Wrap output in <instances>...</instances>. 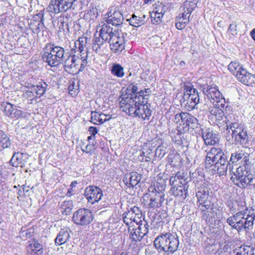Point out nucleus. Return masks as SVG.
<instances>
[{
  "instance_id": "nucleus-1",
  "label": "nucleus",
  "mask_w": 255,
  "mask_h": 255,
  "mask_svg": "<svg viewBox=\"0 0 255 255\" xmlns=\"http://www.w3.org/2000/svg\"><path fill=\"white\" fill-rule=\"evenodd\" d=\"M120 102V109L132 117H138L142 120H149L151 111L147 105V101L132 100L129 96L122 95Z\"/></svg>"
},
{
  "instance_id": "nucleus-2",
  "label": "nucleus",
  "mask_w": 255,
  "mask_h": 255,
  "mask_svg": "<svg viewBox=\"0 0 255 255\" xmlns=\"http://www.w3.org/2000/svg\"><path fill=\"white\" fill-rule=\"evenodd\" d=\"M206 151L205 168L212 170L213 173L218 174L220 176L226 174L230 163L222 149L211 147Z\"/></svg>"
},
{
  "instance_id": "nucleus-3",
  "label": "nucleus",
  "mask_w": 255,
  "mask_h": 255,
  "mask_svg": "<svg viewBox=\"0 0 255 255\" xmlns=\"http://www.w3.org/2000/svg\"><path fill=\"white\" fill-rule=\"evenodd\" d=\"M202 88L203 93L207 96L211 102L214 104L213 107L209 108L210 113L214 116L217 120H222L224 116L223 110L225 107V99L219 91L217 86L215 85H207Z\"/></svg>"
},
{
  "instance_id": "nucleus-4",
  "label": "nucleus",
  "mask_w": 255,
  "mask_h": 255,
  "mask_svg": "<svg viewBox=\"0 0 255 255\" xmlns=\"http://www.w3.org/2000/svg\"><path fill=\"white\" fill-rule=\"evenodd\" d=\"M212 199V197L198 202L203 219L210 226L219 223L222 214L220 207L218 204L213 203Z\"/></svg>"
},
{
  "instance_id": "nucleus-5",
  "label": "nucleus",
  "mask_w": 255,
  "mask_h": 255,
  "mask_svg": "<svg viewBox=\"0 0 255 255\" xmlns=\"http://www.w3.org/2000/svg\"><path fill=\"white\" fill-rule=\"evenodd\" d=\"M154 246L159 252H164L163 255H172L178 248V237L170 233L162 234L155 239Z\"/></svg>"
},
{
  "instance_id": "nucleus-6",
  "label": "nucleus",
  "mask_w": 255,
  "mask_h": 255,
  "mask_svg": "<svg viewBox=\"0 0 255 255\" xmlns=\"http://www.w3.org/2000/svg\"><path fill=\"white\" fill-rule=\"evenodd\" d=\"M65 49L50 42L47 43L44 49L42 58L51 67H56L64 61Z\"/></svg>"
},
{
  "instance_id": "nucleus-7",
  "label": "nucleus",
  "mask_w": 255,
  "mask_h": 255,
  "mask_svg": "<svg viewBox=\"0 0 255 255\" xmlns=\"http://www.w3.org/2000/svg\"><path fill=\"white\" fill-rule=\"evenodd\" d=\"M87 64V55L80 56L73 55L69 56L64 62V69L69 74H76L82 71Z\"/></svg>"
},
{
  "instance_id": "nucleus-8",
  "label": "nucleus",
  "mask_w": 255,
  "mask_h": 255,
  "mask_svg": "<svg viewBox=\"0 0 255 255\" xmlns=\"http://www.w3.org/2000/svg\"><path fill=\"white\" fill-rule=\"evenodd\" d=\"M254 179V176L250 169L241 166L237 168L234 176L231 178L234 184L241 188H245L250 185L255 184L253 183Z\"/></svg>"
},
{
  "instance_id": "nucleus-9",
  "label": "nucleus",
  "mask_w": 255,
  "mask_h": 255,
  "mask_svg": "<svg viewBox=\"0 0 255 255\" xmlns=\"http://www.w3.org/2000/svg\"><path fill=\"white\" fill-rule=\"evenodd\" d=\"M77 0H51L47 10L55 14L65 12L72 7Z\"/></svg>"
},
{
  "instance_id": "nucleus-10",
  "label": "nucleus",
  "mask_w": 255,
  "mask_h": 255,
  "mask_svg": "<svg viewBox=\"0 0 255 255\" xmlns=\"http://www.w3.org/2000/svg\"><path fill=\"white\" fill-rule=\"evenodd\" d=\"M123 219L127 226H130L133 223L138 224L144 219V217L139 208L134 206L123 214Z\"/></svg>"
},
{
  "instance_id": "nucleus-11",
  "label": "nucleus",
  "mask_w": 255,
  "mask_h": 255,
  "mask_svg": "<svg viewBox=\"0 0 255 255\" xmlns=\"http://www.w3.org/2000/svg\"><path fill=\"white\" fill-rule=\"evenodd\" d=\"M93 215L90 210L82 208L75 212L73 216V221L77 225L87 226L93 221Z\"/></svg>"
},
{
  "instance_id": "nucleus-12",
  "label": "nucleus",
  "mask_w": 255,
  "mask_h": 255,
  "mask_svg": "<svg viewBox=\"0 0 255 255\" xmlns=\"http://www.w3.org/2000/svg\"><path fill=\"white\" fill-rule=\"evenodd\" d=\"M180 120L183 125H185L184 127L188 128L195 129L199 127H200V125L197 118L187 113L181 112L179 114H176L175 116V121L177 123Z\"/></svg>"
},
{
  "instance_id": "nucleus-13",
  "label": "nucleus",
  "mask_w": 255,
  "mask_h": 255,
  "mask_svg": "<svg viewBox=\"0 0 255 255\" xmlns=\"http://www.w3.org/2000/svg\"><path fill=\"white\" fill-rule=\"evenodd\" d=\"M127 33L119 32L112 37V38L108 42L110 44L111 50L115 53H120L125 48V35Z\"/></svg>"
},
{
  "instance_id": "nucleus-14",
  "label": "nucleus",
  "mask_w": 255,
  "mask_h": 255,
  "mask_svg": "<svg viewBox=\"0 0 255 255\" xmlns=\"http://www.w3.org/2000/svg\"><path fill=\"white\" fill-rule=\"evenodd\" d=\"M184 99L187 100L186 105L189 108L192 109H195L200 100L197 90L190 86H186Z\"/></svg>"
},
{
  "instance_id": "nucleus-15",
  "label": "nucleus",
  "mask_w": 255,
  "mask_h": 255,
  "mask_svg": "<svg viewBox=\"0 0 255 255\" xmlns=\"http://www.w3.org/2000/svg\"><path fill=\"white\" fill-rule=\"evenodd\" d=\"M84 195L88 201L93 204L101 200L103 194L102 190L99 187L89 186L85 188Z\"/></svg>"
},
{
  "instance_id": "nucleus-16",
  "label": "nucleus",
  "mask_w": 255,
  "mask_h": 255,
  "mask_svg": "<svg viewBox=\"0 0 255 255\" xmlns=\"http://www.w3.org/2000/svg\"><path fill=\"white\" fill-rule=\"evenodd\" d=\"M108 24L105 23L104 22H101L97 26V30H99L100 32V36L102 39L105 41H108V42L112 38V37H114V35H116L119 32L118 31H113V28L109 26Z\"/></svg>"
},
{
  "instance_id": "nucleus-17",
  "label": "nucleus",
  "mask_w": 255,
  "mask_h": 255,
  "mask_svg": "<svg viewBox=\"0 0 255 255\" xmlns=\"http://www.w3.org/2000/svg\"><path fill=\"white\" fill-rule=\"evenodd\" d=\"M1 107L4 114L10 118L19 119L22 116V111L18 109L14 108L13 105L8 102H2Z\"/></svg>"
},
{
  "instance_id": "nucleus-18",
  "label": "nucleus",
  "mask_w": 255,
  "mask_h": 255,
  "mask_svg": "<svg viewBox=\"0 0 255 255\" xmlns=\"http://www.w3.org/2000/svg\"><path fill=\"white\" fill-rule=\"evenodd\" d=\"M141 179V175L137 172H132L127 174L123 178V182L128 188H137Z\"/></svg>"
},
{
  "instance_id": "nucleus-19",
  "label": "nucleus",
  "mask_w": 255,
  "mask_h": 255,
  "mask_svg": "<svg viewBox=\"0 0 255 255\" xmlns=\"http://www.w3.org/2000/svg\"><path fill=\"white\" fill-rule=\"evenodd\" d=\"M202 138L206 145H215L218 143L219 139L218 135L209 128H201Z\"/></svg>"
},
{
  "instance_id": "nucleus-20",
  "label": "nucleus",
  "mask_w": 255,
  "mask_h": 255,
  "mask_svg": "<svg viewBox=\"0 0 255 255\" xmlns=\"http://www.w3.org/2000/svg\"><path fill=\"white\" fill-rule=\"evenodd\" d=\"M105 21L109 24L118 26L122 24L124 21V16L119 11H115L113 13L111 12L105 14Z\"/></svg>"
},
{
  "instance_id": "nucleus-21",
  "label": "nucleus",
  "mask_w": 255,
  "mask_h": 255,
  "mask_svg": "<svg viewBox=\"0 0 255 255\" xmlns=\"http://www.w3.org/2000/svg\"><path fill=\"white\" fill-rule=\"evenodd\" d=\"M150 203L148 204L149 207L151 208H160L162 206L164 201V194H155L150 192Z\"/></svg>"
},
{
  "instance_id": "nucleus-22",
  "label": "nucleus",
  "mask_w": 255,
  "mask_h": 255,
  "mask_svg": "<svg viewBox=\"0 0 255 255\" xmlns=\"http://www.w3.org/2000/svg\"><path fill=\"white\" fill-rule=\"evenodd\" d=\"M210 189L208 187L206 183H203L200 186L198 187L196 192V197L198 199V202L207 199L212 197L210 195Z\"/></svg>"
},
{
  "instance_id": "nucleus-23",
  "label": "nucleus",
  "mask_w": 255,
  "mask_h": 255,
  "mask_svg": "<svg viewBox=\"0 0 255 255\" xmlns=\"http://www.w3.org/2000/svg\"><path fill=\"white\" fill-rule=\"evenodd\" d=\"M198 0H187L181 6L182 13L186 14V16L190 17L192 12L195 10L197 7Z\"/></svg>"
},
{
  "instance_id": "nucleus-24",
  "label": "nucleus",
  "mask_w": 255,
  "mask_h": 255,
  "mask_svg": "<svg viewBox=\"0 0 255 255\" xmlns=\"http://www.w3.org/2000/svg\"><path fill=\"white\" fill-rule=\"evenodd\" d=\"M27 159V155L23 153H14L10 160V162L13 166L23 167L24 166V162Z\"/></svg>"
},
{
  "instance_id": "nucleus-25",
  "label": "nucleus",
  "mask_w": 255,
  "mask_h": 255,
  "mask_svg": "<svg viewBox=\"0 0 255 255\" xmlns=\"http://www.w3.org/2000/svg\"><path fill=\"white\" fill-rule=\"evenodd\" d=\"M88 38L85 37H80L78 40L76 41L74 43V47L72 48V51H74L75 53L76 52H79L81 54H87L85 47L87 45ZM87 54H86V55Z\"/></svg>"
},
{
  "instance_id": "nucleus-26",
  "label": "nucleus",
  "mask_w": 255,
  "mask_h": 255,
  "mask_svg": "<svg viewBox=\"0 0 255 255\" xmlns=\"http://www.w3.org/2000/svg\"><path fill=\"white\" fill-rule=\"evenodd\" d=\"M165 11L163 10L162 7L156 8L150 13L151 21L152 24L157 25L162 22L163 16Z\"/></svg>"
},
{
  "instance_id": "nucleus-27",
  "label": "nucleus",
  "mask_w": 255,
  "mask_h": 255,
  "mask_svg": "<svg viewBox=\"0 0 255 255\" xmlns=\"http://www.w3.org/2000/svg\"><path fill=\"white\" fill-rule=\"evenodd\" d=\"M107 42L99 37H95L93 40V49L97 53L101 54L104 52V49L107 46Z\"/></svg>"
},
{
  "instance_id": "nucleus-28",
  "label": "nucleus",
  "mask_w": 255,
  "mask_h": 255,
  "mask_svg": "<svg viewBox=\"0 0 255 255\" xmlns=\"http://www.w3.org/2000/svg\"><path fill=\"white\" fill-rule=\"evenodd\" d=\"M70 238L69 231L65 229H62L59 232L56 239L55 243L57 246L62 245L66 243Z\"/></svg>"
},
{
  "instance_id": "nucleus-29",
  "label": "nucleus",
  "mask_w": 255,
  "mask_h": 255,
  "mask_svg": "<svg viewBox=\"0 0 255 255\" xmlns=\"http://www.w3.org/2000/svg\"><path fill=\"white\" fill-rule=\"evenodd\" d=\"M226 118L227 119V117H226ZM225 122L226 124L227 130H228V132L230 133V130H231L232 137L235 139L236 137L238 136L242 129V128L240 127L238 124L233 123L228 119H227Z\"/></svg>"
},
{
  "instance_id": "nucleus-30",
  "label": "nucleus",
  "mask_w": 255,
  "mask_h": 255,
  "mask_svg": "<svg viewBox=\"0 0 255 255\" xmlns=\"http://www.w3.org/2000/svg\"><path fill=\"white\" fill-rule=\"evenodd\" d=\"M236 215H239L240 217L239 219L237 220V226H238V230H242L244 229L245 230H250L252 229L253 226H248V224H246V221H248L249 219L246 217L244 211H240L236 213Z\"/></svg>"
},
{
  "instance_id": "nucleus-31",
  "label": "nucleus",
  "mask_w": 255,
  "mask_h": 255,
  "mask_svg": "<svg viewBox=\"0 0 255 255\" xmlns=\"http://www.w3.org/2000/svg\"><path fill=\"white\" fill-rule=\"evenodd\" d=\"M111 119V117L107 118L106 114L93 111L91 112V122L96 125H101Z\"/></svg>"
},
{
  "instance_id": "nucleus-32",
  "label": "nucleus",
  "mask_w": 255,
  "mask_h": 255,
  "mask_svg": "<svg viewBox=\"0 0 255 255\" xmlns=\"http://www.w3.org/2000/svg\"><path fill=\"white\" fill-rule=\"evenodd\" d=\"M190 17L184 13L179 14L176 18L175 26L179 30L183 29L189 22Z\"/></svg>"
},
{
  "instance_id": "nucleus-33",
  "label": "nucleus",
  "mask_w": 255,
  "mask_h": 255,
  "mask_svg": "<svg viewBox=\"0 0 255 255\" xmlns=\"http://www.w3.org/2000/svg\"><path fill=\"white\" fill-rule=\"evenodd\" d=\"M170 191L175 196L185 198L187 195V187L186 184L179 185L176 188L172 187Z\"/></svg>"
},
{
  "instance_id": "nucleus-34",
  "label": "nucleus",
  "mask_w": 255,
  "mask_h": 255,
  "mask_svg": "<svg viewBox=\"0 0 255 255\" xmlns=\"http://www.w3.org/2000/svg\"><path fill=\"white\" fill-rule=\"evenodd\" d=\"M47 87V84L45 82L39 83V84L33 86L31 88V91H27L26 94L31 95L33 92H35L36 95L40 97L45 93Z\"/></svg>"
},
{
  "instance_id": "nucleus-35",
  "label": "nucleus",
  "mask_w": 255,
  "mask_h": 255,
  "mask_svg": "<svg viewBox=\"0 0 255 255\" xmlns=\"http://www.w3.org/2000/svg\"><path fill=\"white\" fill-rule=\"evenodd\" d=\"M146 21V16L145 15L137 16L133 14L129 19V24L134 27H138L142 25L145 23Z\"/></svg>"
},
{
  "instance_id": "nucleus-36",
  "label": "nucleus",
  "mask_w": 255,
  "mask_h": 255,
  "mask_svg": "<svg viewBox=\"0 0 255 255\" xmlns=\"http://www.w3.org/2000/svg\"><path fill=\"white\" fill-rule=\"evenodd\" d=\"M67 18L61 15L57 19L52 20V24L54 28H56L57 27H58L59 30H64L65 27L68 28V23L65 21Z\"/></svg>"
},
{
  "instance_id": "nucleus-37",
  "label": "nucleus",
  "mask_w": 255,
  "mask_h": 255,
  "mask_svg": "<svg viewBox=\"0 0 255 255\" xmlns=\"http://www.w3.org/2000/svg\"><path fill=\"white\" fill-rule=\"evenodd\" d=\"M148 91V89H145L144 90H141L139 92L137 93L136 95L134 97H133L132 95H131L130 94H126L129 96L132 100H140V103H141L143 100L147 101V97L149 95Z\"/></svg>"
},
{
  "instance_id": "nucleus-38",
  "label": "nucleus",
  "mask_w": 255,
  "mask_h": 255,
  "mask_svg": "<svg viewBox=\"0 0 255 255\" xmlns=\"http://www.w3.org/2000/svg\"><path fill=\"white\" fill-rule=\"evenodd\" d=\"M245 215L249 219L247 221L246 224H248V226H253L254 225V221L255 219V210L253 208H246L245 210H244Z\"/></svg>"
},
{
  "instance_id": "nucleus-39",
  "label": "nucleus",
  "mask_w": 255,
  "mask_h": 255,
  "mask_svg": "<svg viewBox=\"0 0 255 255\" xmlns=\"http://www.w3.org/2000/svg\"><path fill=\"white\" fill-rule=\"evenodd\" d=\"M138 225L137 229L138 230V232L140 233L139 234V236H142V237L146 236L147 233H148V228L149 225L144 220H142L140 222L138 223L137 224Z\"/></svg>"
},
{
  "instance_id": "nucleus-40",
  "label": "nucleus",
  "mask_w": 255,
  "mask_h": 255,
  "mask_svg": "<svg viewBox=\"0 0 255 255\" xmlns=\"http://www.w3.org/2000/svg\"><path fill=\"white\" fill-rule=\"evenodd\" d=\"M111 73L113 75L118 78H122L125 75L124 68L119 64H113Z\"/></svg>"
},
{
  "instance_id": "nucleus-41",
  "label": "nucleus",
  "mask_w": 255,
  "mask_h": 255,
  "mask_svg": "<svg viewBox=\"0 0 255 255\" xmlns=\"http://www.w3.org/2000/svg\"><path fill=\"white\" fill-rule=\"evenodd\" d=\"M237 251L236 255H254V250L250 246H242Z\"/></svg>"
},
{
  "instance_id": "nucleus-42",
  "label": "nucleus",
  "mask_w": 255,
  "mask_h": 255,
  "mask_svg": "<svg viewBox=\"0 0 255 255\" xmlns=\"http://www.w3.org/2000/svg\"><path fill=\"white\" fill-rule=\"evenodd\" d=\"M165 185L163 184L160 185V183H157L154 186H150L148 188L149 192H152L155 194H164Z\"/></svg>"
},
{
  "instance_id": "nucleus-43",
  "label": "nucleus",
  "mask_w": 255,
  "mask_h": 255,
  "mask_svg": "<svg viewBox=\"0 0 255 255\" xmlns=\"http://www.w3.org/2000/svg\"><path fill=\"white\" fill-rule=\"evenodd\" d=\"M0 142L3 148H8L11 145V142L9 138L2 131L0 132Z\"/></svg>"
},
{
  "instance_id": "nucleus-44",
  "label": "nucleus",
  "mask_w": 255,
  "mask_h": 255,
  "mask_svg": "<svg viewBox=\"0 0 255 255\" xmlns=\"http://www.w3.org/2000/svg\"><path fill=\"white\" fill-rule=\"evenodd\" d=\"M244 155V151L239 150L231 154L230 159V162L232 163H237L240 160L242 159V156Z\"/></svg>"
},
{
  "instance_id": "nucleus-45",
  "label": "nucleus",
  "mask_w": 255,
  "mask_h": 255,
  "mask_svg": "<svg viewBox=\"0 0 255 255\" xmlns=\"http://www.w3.org/2000/svg\"><path fill=\"white\" fill-rule=\"evenodd\" d=\"M242 83L248 86H253L255 84V75L248 72L244 78L242 79Z\"/></svg>"
},
{
  "instance_id": "nucleus-46",
  "label": "nucleus",
  "mask_w": 255,
  "mask_h": 255,
  "mask_svg": "<svg viewBox=\"0 0 255 255\" xmlns=\"http://www.w3.org/2000/svg\"><path fill=\"white\" fill-rule=\"evenodd\" d=\"M242 83L248 86H253L255 84V75L248 72L244 78L242 79Z\"/></svg>"
},
{
  "instance_id": "nucleus-47",
  "label": "nucleus",
  "mask_w": 255,
  "mask_h": 255,
  "mask_svg": "<svg viewBox=\"0 0 255 255\" xmlns=\"http://www.w3.org/2000/svg\"><path fill=\"white\" fill-rule=\"evenodd\" d=\"M243 68V66L239 64L238 62H232L228 65V69L235 75L236 76V74L238 72H239Z\"/></svg>"
},
{
  "instance_id": "nucleus-48",
  "label": "nucleus",
  "mask_w": 255,
  "mask_h": 255,
  "mask_svg": "<svg viewBox=\"0 0 255 255\" xmlns=\"http://www.w3.org/2000/svg\"><path fill=\"white\" fill-rule=\"evenodd\" d=\"M247 137L248 135L247 131L242 129L238 136L236 137L235 141L237 143H240L241 144L245 142L247 140Z\"/></svg>"
},
{
  "instance_id": "nucleus-49",
  "label": "nucleus",
  "mask_w": 255,
  "mask_h": 255,
  "mask_svg": "<svg viewBox=\"0 0 255 255\" xmlns=\"http://www.w3.org/2000/svg\"><path fill=\"white\" fill-rule=\"evenodd\" d=\"M239 218L240 217L239 216V215H236V214L233 216L230 217L227 219V223L233 228L238 230V228H237L238 226H237V220L238 221V219H239Z\"/></svg>"
},
{
  "instance_id": "nucleus-50",
  "label": "nucleus",
  "mask_w": 255,
  "mask_h": 255,
  "mask_svg": "<svg viewBox=\"0 0 255 255\" xmlns=\"http://www.w3.org/2000/svg\"><path fill=\"white\" fill-rule=\"evenodd\" d=\"M30 250L35 253L40 252L42 249L41 245L36 240H33L29 245Z\"/></svg>"
},
{
  "instance_id": "nucleus-51",
  "label": "nucleus",
  "mask_w": 255,
  "mask_h": 255,
  "mask_svg": "<svg viewBox=\"0 0 255 255\" xmlns=\"http://www.w3.org/2000/svg\"><path fill=\"white\" fill-rule=\"evenodd\" d=\"M139 234L137 229H133L130 234V238L135 242L140 241L143 237L140 235L139 236Z\"/></svg>"
},
{
  "instance_id": "nucleus-52",
  "label": "nucleus",
  "mask_w": 255,
  "mask_h": 255,
  "mask_svg": "<svg viewBox=\"0 0 255 255\" xmlns=\"http://www.w3.org/2000/svg\"><path fill=\"white\" fill-rule=\"evenodd\" d=\"M241 161L244 165L243 167L246 168V169H248L250 165V154L244 151V155L242 156Z\"/></svg>"
},
{
  "instance_id": "nucleus-53",
  "label": "nucleus",
  "mask_w": 255,
  "mask_h": 255,
  "mask_svg": "<svg viewBox=\"0 0 255 255\" xmlns=\"http://www.w3.org/2000/svg\"><path fill=\"white\" fill-rule=\"evenodd\" d=\"M165 148L162 146H158L155 151V155L159 158H162L165 154Z\"/></svg>"
},
{
  "instance_id": "nucleus-54",
  "label": "nucleus",
  "mask_w": 255,
  "mask_h": 255,
  "mask_svg": "<svg viewBox=\"0 0 255 255\" xmlns=\"http://www.w3.org/2000/svg\"><path fill=\"white\" fill-rule=\"evenodd\" d=\"M82 150L87 153H91L95 149V144L93 142L92 143L88 144L84 148H82Z\"/></svg>"
},
{
  "instance_id": "nucleus-55",
  "label": "nucleus",
  "mask_w": 255,
  "mask_h": 255,
  "mask_svg": "<svg viewBox=\"0 0 255 255\" xmlns=\"http://www.w3.org/2000/svg\"><path fill=\"white\" fill-rule=\"evenodd\" d=\"M248 72L246 69L243 68L239 72H237L236 76L241 82H242V79L244 78Z\"/></svg>"
},
{
  "instance_id": "nucleus-56",
  "label": "nucleus",
  "mask_w": 255,
  "mask_h": 255,
  "mask_svg": "<svg viewBox=\"0 0 255 255\" xmlns=\"http://www.w3.org/2000/svg\"><path fill=\"white\" fill-rule=\"evenodd\" d=\"M229 30L231 32V33L234 35L235 34H237V24L236 23H233L230 24L229 27Z\"/></svg>"
},
{
  "instance_id": "nucleus-57",
  "label": "nucleus",
  "mask_w": 255,
  "mask_h": 255,
  "mask_svg": "<svg viewBox=\"0 0 255 255\" xmlns=\"http://www.w3.org/2000/svg\"><path fill=\"white\" fill-rule=\"evenodd\" d=\"M43 26V22H39L37 24V25L36 26V28H32L33 29L32 31L34 33L38 34L40 32V31H41L40 28H42Z\"/></svg>"
},
{
  "instance_id": "nucleus-58",
  "label": "nucleus",
  "mask_w": 255,
  "mask_h": 255,
  "mask_svg": "<svg viewBox=\"0 0 255 255\" xmlns=\"http://www.w3.org/2000/svg\"><path fill=\"white\" fill-rule=\"evenodd\" d=\"M145 153L146 155H145V161L147 162L150 161L151 159V156L152 154V149L149 148Z\"/></svg>"
},
{
  "instance_id": "nucleus-59",
  "label": "nucleus",
  "mask_w": 255,
  "mask_h": 255,
  "mask_svg": "<svg viewBox=\"0 0 255 255\" xmlns=\"http://www.w3.org/2000/svg\"><path fill=\"white\" fill-rule=\"evenodd\" d=\"M98 129L96 127H90L89 128V131L92 136H95L98 132Z\"/></svg>"
},
{
  "instance_id": "nucleus-60",
  "label": "nucleus",
  "mask_w": 255,
  "mask_h": 255,
  "mask_svg": "<svg viewBox=\"0 0 255 255\" xmlns=\"http://www.w3.org/2000/svg\"><path fill=\"white\" fill-rule=\"evenodd\" d=\"M68 206H72V202L70 201H65L63 202L61 204V208L62 209H64L65 208H67Z\"/></svg>"
},
{
  "instance_id": "nucleus-61",
  "label": "nucleus",
  "mask_w": 255,
  "mask_h": 255,
  "mask_svg": "<svg viewBox=\"0 0 255 255\" xmlns=\"http://www.w3.org/2000/svg\"><path fill=\"white\" fill-rule=\"evenodd\" d=\"M145 155H146V153L144 151H142L138 157V160L141 162L145 161Z\"/></svg>"
},
{
  "instance_id": "nucleus-62",
  "label": "nucleus",
  "mask_w": 255,
  "mask_h": 255,
  "mask_svg": "<svg viewBox=\"0 0 255 255\" xmlns=\"http://www.w3.org/2000/svg\"><path fill=\"white\" fill-rule=\"evenodd\" d=\"M129 88H131L132 93L134 94L135 93H137L136 92L138 90V88L136 85L131 84L129 86Z\"/></svg>"
},
{
  "instance_id": "nucleus-63",
  "label": "nucleus",
  "mask_w": 255,
  "mask_h": 255,
  "mask_svg": "<svg viewBox=\"0 0 255 255\" xmlns=\"http://www.w3.org/2000/svg\"><path fill=\"white\" fill-rule=\"evenodd\" d=\"M63 210L62 212L63 214H64L65 215H69L70 214V213L71 212L72 208H71V207L68 206L67 207V208H65Z\"/></svg>"
},
{
  "instance_id": "nucleus-64",
  "label": "nucleus",
  "mask_w": 255,
  "mask_h": 255,
  "mask_svg": "<svg viewBox=\"0 0 255 255\" xmlns=\"http://www.w3.org/2000/svg\"><path fill=\"white\" fill-rule=\"evenodd\" d=\"M37 16L39 18H40V22H43L44 21V13L43 11H41L40 12H39Z\"/></svg>"
}]
</instances>
